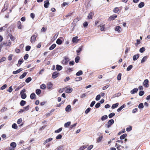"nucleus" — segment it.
I'll return each mask as SVG.
<instances>
[{
    "label": "nucleus",
    "mask_w": 150,
    "mask_h": 150,
    "mask_svg": "<svg viewBox=\"0 0 150 150\" xmlns=\"http://www.w3.org/2000/svg\"><path fill=\"white\" fill-rule=\"evenodd\" d=\"M69 60V59L68 57H65L64 59L62 61V63L63 64L66 65L67 64Z\"/></svg>",
    "instance_id": "f257e3e1"
},
{
    "label": "nucleus",
    "mask_w": 150,
    "mask_h": 150,
    "mask_svg": "<svg viewBox=\"0 0 150 150\" xmlns=\"http://www.w3.org/2000/svg\"><path fill=\"white\" fill-rule=\"evenodd\" d=\"M114 122V120L112 119H111L109 120L108 122V125L107 126V128H109L111 126V125H112Z\"/></svg>",
    "instance_id": "f03ea898"
},
{
    "label": "nucleus",
    "mask_w": 150,
    "mask_h": 150,
    "mask_svg": "<svg viewBox=\"0 0 150 150\" xmlns=\"http://www.w3.org/2000/svg\"><path fill=\"white\" fill-rule=\"evenodd\" d=\"M11 44V42L10 40L8 41V42H3L1 44L0 48L2 47L4 45H5L6 46H10Z\"/></svg>",
    "instance_id": "7ed1b4c3"
},
{
    "label": "nucleus",
    "mask_w": 150,
    "mask_h": 150,
    "mask_svg": "<svg viewBox=\"0 0 150 150\" xmlns=\"http://www.w3.org/2000/svg\"><path fill=\"white\" fill-rule=\"evenodd\" d=\"M149 81L148 79H145L143 83V85L146 87L148 88L149 86Z\"/></svg>",
    "instance_id": "20e7f679"
},
{
    "label": "nucleus",
    "mask_w": 150,
    "mask_h": 150,
    "mask_svg": "<svg viewBox=\"0 0 150 150\" xmlns=\"http://www.w3.org/2000/svg\"><path fill=\"white\" fill-rule=\"evenodd\" d=\"M65 92L67 93H70L72 91V89L71 88L66 87L64 89Z\"/></svg>",
    "instance_id": "39448f33"
},
{
    "label": "nucleus",
    "mask_w": 150,
    "mask_h": 150,
    "mask_svg": "<svg viewBox=\"0 0 150 150\" xmlns=\"http://www.w3.org/2000/svg\"><path fill=\"white\" fill-rule=\"evenodd\" d=\"M59 73L58 71H55L52 74V78L55 79L59 76Z\"/></svg>",
    "instance_id": "423d86ee"
},
{
    "label": "nucleus",
    "mask_w": 150,
    "mask_h": 150,
    "mask_svg": "<svg viewBox=\"0 0 150 150\" xmlns=\"http://www.w3.org/2000/svg\"><path fill=\"white\" fill-rule=\"evenodd\" d=\"M37 37V35H33L31 36L30 38V41L31 43L34 42L36 40V39Z\"/></svg>",
    "instance_id": "0eeeda50"
},
{
    "label": "nucleus",
    "mask_w": 150,
    "mask_h": 150,
    "mask_svg": "<svg viewBox=\"0 0 150 150\" xmlns=\"http://www.w3.org/2000/svg\"><path fill=\"white\" fill-rule=\"evenodd\" d=\"M10 145L12 147L11 149H10V150H14V148L16 147V144L15 142H12L10 144Z\"/></svg>",
    "instance_id": "6e6552de"
},
{
    "label": "nucleus",
    "mask_w": 150,
    "mask_h": 150,
    "mask_svg": "<svg viewBox=\"0 0 150 150\" xmlns=\"http://www.w3.org/2000/svg\"><path fill=\"white\" fill-rule=\"evenodd\" d=\"M44 6L46 8H48L49 6L50 5V3L48 0H46L44 2Z\"/></svg>",
    "instance_id": "1a4fd4ad"
},
{
    "label": "nucleus",
    "mask_w": 150,
    "mask_h": 150,
    "mask_svg": "<svg viewBox=\"0 0 150 150\" xmlns=\"http://www.w3.org/2000/svg\"><path fill=\"white\" fill-rule=\"evenodd\" d=\"M115 30L118 33H120L122 30V28L119 26H117L115 27Z\"/></svg>",
    "instance_id": "9d476101"
},
{
    "label": "nucleus",
    "mask_w": 150,
    "mask_h": 150,
    "mask_svg": "<svg viewBox=\"0 0 150 150\" xmlns=\"http://www.w3.org/2000/svg\"><path fill=\"white\" fill-rule=\"evenodd\" d=\"M117 16L116 15H113L109 17L108 20L110 21L113 20L115 18L117 17Z\"/></svg>",
    "instance_id": "9b49d317"
},
{
    "label": "nucleus",
    "mask_w": 150,
    "mask_h": 150,
    "mask_svg": "<svg viewBox=\"0 0 150 150\" xmlns=\"http://www.w3.org/2000/svg\"><path fill=\"white\" fill-rule=\"evenodd\" d=\"M17 27L19 29H21L23 27V26L21 25V23L20 21H18L17 23Z\"/></svg>",
    "instance_id": "f8f14e48"
},
{
    "label": "nucleus",
    "mask_w": 150,
    "mask_h": 150,
    "mask_svg": "<svg viewBox=\"0 0 150 150\" xmlns=\"http://www.w3.org/2000/svg\"><path fill=\"white\" fill-rule=\"evenodd\" d=\"M23 70V69L22 68H20L19 69L17 70L16 71H13V73L14 74H17L20 73V72Z\"/></svg>",
    "instance_id": "ddd939ff"
},
{
    "label": "nucleus",
    "mask_w": 150,
    "mask_h": 150,
    "mask_svg": "<svg viewBox=\"0 0 150 150\" xmlns=\"http://www.w3.org/2000/svg\"><path fill=\"white\" fill-rule=\"evenodd\" d=\"M71 110V106L70 105H68L65 108V110L67 112L70 111Z\"/></svg>",
    "instance_id": "4468645a"
},
{
    "label": "nucleus",
    "mask_w": 150,
    "mask_h": 150,
    "mask_svg": "<svg viewBox=\"0 0 150 150\" xmlns=\"http://www.w3.org/2000/svg\"><path fill=\"white\" fill-rule=\"evenodd\" d=\"M56 68L57 70L59 71L62 69V67L61 66L57 64L56 65Z\"/></svg>",
    "instance_id": "2eb2a0df"
},
{
    "label": "nucleus",
    "mask_w": 150,
    "mask_h": 150,
    "mask_svg": "<svg viewBox=\"0 0 150 150\" xmlns=\"http://www.w3.org/2000/svg\"><path fill=\"white\" fill-rule=\"evenodd\" d=\"M100 28V30L101 31H104L105 30V25H100L99 26Z\"/></svg>",
    "instance_id": "dca6fc26"
},
{
    "label": "nucleus",
    "mask_w": 150,
    "mask_h": 150,
    "mask_svg": "<svg viewBox=\"0 0 150 150\" xmlns=\"http://www.w3.org/2000/svg\"><path fill=\"white\" fill-rule=\"evenodd\" d=\"M138 91V89L137 88H135L131 91L130 93L131 94H134L136 93Z\"/></svg>",
    "instance_id": "f3484780"
},
{
    "label": "nucleus",
    "mask_w": 150,
    "mask_h": 150,
    "mask_svg": "<svg viewBox=\"0 0 150 150\" xmlns=\"http://www.w3.org/2000/svg\"><path fill=\"white\" fill-rule=\"evenodd\" d=\"M23 59H20L18 61V64H17V65L18 67H19L20 65L22 64V63L23 62Z\"/></svg>",
    "instance_id": "a211bd4d"
},
{
    "label": "nucleus",
    "mask_w": 150,
    "mask_h": 150,
    "mask_svg": "<svg viewBox=\"0 0 150 150\" xmlns=\"http://www.w3.org/2000/svg\"><path fill=\"white\" fill-rule=\"evenodd\" d=\"M52 138H50L49 139H47L44 142L43 144L45 145L48 142L52 140Z\"/></svg>",
    "instance_id": "6ab92c4d"
},
{
    "label": "nucleus",
    "mask_w": 150,
    "mask_h": 150,
    "mask_svg": "<svg viewBox=\"0 0 150 150\" xmlns=\"http://www.w3.org/2000/svg\"><path fill=\"white\" fill-rule=\"evenodd\" d=\"M139 54L135 55L133 56V59L134 61H135V60H137L139 58Z\"/></svg>",
    "instance_id": "aec40b11"
},
{
    "label": "nucleus",
    "mask_w": 150,
    "mask_h": 150,
    "mask_svg": "<svg viewBox=\"0 0 150 150\" xmlns=\"http://www.w3.org/2000/svg\"><path fill=\"white\" fill-rule=\"evenodd\" d=\"M52 83L50 82L47 85V88L48 89H50L52 87Z\"/></svg>",
    "instance_id": "412c9836"
},
{
    "label": "nucleus",
    "mask_w": 150,
    "mask_h": 150,
    "mask_svg": "<svg viewBox=\"0 0 150 150\" xmlns=\"http://www.w3.org/2000/svg\"><path fill=\"white\" fill-rule=\"evenodd\" d=\"M94 13L92 12H91L88 15V19H90L92 18V16H93Z\"/></svg>",
    "instance_id": "4be33fe9"
},
{
    "label": "nucleus",
    "mask_w": 150,
    "mask_h": 150,
    "mask_svg": "<svg viewBox=\"0 0 150 150\" xmlns=\"http://www.w3.org/2000/svg\"><path fill=\"white\" fill-rule=\"evenodd\" d=\"M126 106V105L125 104L123 105L120 107L117 110V112H119L123 108H125Z\"/></svg>",
    "instance_id": "5701e85b"
},
{
    "label": "nucleus",
    "mask_w": 150,
    "mask_h": 150,
    "mask_svg": "<svg viewBox=\"0 0 150 150\" xmlns=\"http://www.w3.org/2000/svg\"><path fill=\"white\" fill-rule=\"evenodd\" d=\"M77 39H78L77 36H76V37H73V39L72 40V42H73L77 43L78 42V41L77 40Z\"/></svg>",
    "instance_id": "b1692460"
},
{
    "label": "nucleus",
    "mask_w": 150,
    "mask_h": 150,
    "mask_svg": "<svg viewBox=\"0 0 150 150\" xmlns=\"http://www.w3.org/2000/svg\"><path fill=\"white\" fill-rule=\"evenodd\" d=\"M27 73L26 72L23 73L22 75H21L19 77L20 79H22L25 77L26 76Z\"/></svg>",
    "instance_id": "393cba45"
},
{
    "label": "nucleus",
    "mask_w": 150,
    "mask_h": 150,
    "mask_svg": "<svg viewBox=\"0 0 150 150\" xmlns=\"http://www.w3.org/2000/svg\"><path fill=\"white\" fill-rule=\"evenodd\" d=\"M144 2H141L138 5V7L139 8H142L144 6Z\"/></svg>",
    "instance_id": "a878e982"
},
{
    "label": "nucleus",
    "mask_w": 150,
    "mask_h": 150,
    "mask_svg": "<svg viewBox=\"0 0 150 150\" xmlns=\"http://www.w3.org/2000/svg\"><path fill=\"white\" fill-rule=\"evenodd\" d=\"M127 136V134H124L122 135L120 137V139H124Z\"/></svg>",
    "instance_id": "bb28decb"
},
{
    "label": "nucleus",
    "mask_w": 150,
    "mask_h": 150,
    "mask_svg": "<svg viewBox=\"0 0 150 150\" xmlns=\"http://www.w3.org/2000/svg\"><path fill=\"white\" fill-rule=\"evenodd\" d=\"M71 123L70 122H68L65 123L64 126L65 127H68L70 125Z\"/></svg>",
    "instance_id": "cd10ccee"
},
{
    "label": "nucleus",
    "mask_w": 150,
    "mask_h": 150,
    "mask_svg": "<svg viewBox=\"0 0 150 150\" xmlns=\"http://www.w3.org/2000/svg\"><path fill=\"white\" fill-rule=\"evenodd\" d=\"M56 46V45L55 44H52L49 48V50H52Z\"/></svg>",
    "instance_id": "c85d7f7f"
},
{
    "label": "nucleus",
    "mask_w": 150,
    "mask_h": 150,
    "mask_svg": "<svg viewBox=\"0 0 150 150\" xmlns=\"http://www.w3.org/2000/svg\"><path fill=\"white\" fill-rule=\"evenodd\" d=\"M118 105H119L118 103H116L115 104H113V105H112L111 108L112 109H114L115 108H116L117 107Z\"/></svg>",
    "instance_id": "c756f323"
},
{
    "label": "nucleus",
    "mask_w": 150,
    "mask_h": 150,
    "mask_svg": "<svg viewBox=\"0 0 150 150\" xmlns=\"http://www.w3.org/2000/svg\"><path fill=\"white\" fill-rule=\"evenodd\" d=\"M147 58V57L146 56H145L143 57L141 61V63H144V62H145Z\"/></svg>",
    "instance_id": "7c9ffc66"
},
{
    "label": "nucleus",
    "mask_w": 150,
    "mask_h": 150,
    "mask_svg": "<svg viewBox=\"0 0 150 150\" xmlns=\"http://www.w3.org/2000/svg\"><path fill=\"white\" fill-rule=\"evenodd\" d=\"M108 118V116L106 115H104L101 118V120L102 121H103L106 119H107Z\"/></svg>",
    "instance_id": "2f4dec72"
},
{
    "label": "nucleus",
    "mask_w": 150,
    "mask_h": 150,
    "mask_svg": "<svg viewBox=\"0 0 150 150\" xmlns=\"http://www.w3.org/2000/svg\"><path fill=\"white\" fill-rule=\"evenodd\" d=\"M62 40L59 39H57L56 41V43L57 44H58L60 45L62 44Z\"/></svg>",
    "instance_id": "473e14b6"
},
{
    "label": "nucleus",
    "mask_w": 150,
    "mask_h": 150,
    "mask_svg": "<svg viewBox=\"0 0 150 150\" xmlns=\"http://www.w3.org/2000/svg\"><path fill=\"white\" fill-rule=\"evenodd\" d=\"M103 139V137L101 136L99 137L97 139V142L98 143L100 142Z\"/></svg>",
    "instance_id": "72a5a7b5"
},
{
    "label": "nucleus",
    "mask_w": 150,
    "mask_h": 150,
    "mask_svg": "<svg viewBox=\"0 0 150 150\" xmlns=\"http://www.w3.org/2000/svg\"><path fill=\"white\" fill-rule=\"evenodd\" d=\"M26 103L25 101L22 100L20 103V104L21 106H23L26 104Z\"/></svg>",
    "instance_id": "f704fd0d"
},
{
    "label": "nucleus",
    "mask_w": 150,
    "mask_h": 150,
    "mask_svg": "<svg viewBox=\"0 0 150 150\" xmlns=\"http://www.w3.org/2000/svg\"><path fill=\"white\" fill-rule=\"evenodd\" d=\"M8 25L6 24L4 26H3L1 28H0V32L3 31L7 27Z\"/></svg>",
    "instance_id": "c9c22d12"
},
{
    "label": "nucleus",
    "mask_w": 150,
    "mask_h": 150,
    "mask_svg": "<svg viewBox=\"0 0 150 150\" xmlns=\"http://www.w3.org/2000/svg\"><path fill=\"white\" fill-rule=\"evenodd\" d=\"M83 74V71L81 70H80L76 74V75L77 76H79L82 75Z\"/></svg>",
    "instance_id": "e433bc0d"
},
{
    "label": "nucleus",
    "mask_w": 150,
    "mask_h": 150,
    "mask_svg": "<svg viewBox=\"0 0 150 150\" xmlns=\"http://www.w3.org/2000/svg\"><path fill=\"white\" fill-rule=\"evenodd\" d=\"M31 77H29L26 79L25 82L27 83H28L30 81H31Z\"/></svg>",
    "instance_id": "4c0bfd02"
},
{
    "label": "nucleus",
    "mask_w": 150,
    "mask_h": 150,
    "mask_svg": "<svg viewBox=\"0 0 150 150\" xmlns=\"http://www.w3.org/2000/svg\"><path fill=\"white\" fill-rule=\"evenodd\" d=\"M86 146L85 145H83L82 146H81L80 148H79L78 150H83L84 149H86Z\"/></svg>",
    "instance_id": "58836bf2"
},
{
    "label": "nucleus",
    "mask_w": 150,
    "mask_h": 150,
    "mask_svg": "<svg viewBox=\"0 0 150 150\" xmlns=\"http://www.w3.org/2000/svg\"><path fill=\"white\" fill-rule=\"evenodd\" d=\"M40 87L42 89H44L46 88V86L45 84H43L40 85Z\"/></svg>",
    "instance_id": "ea45409f"
},
{
    "label": "nucleus",
    "mask_w": 150,
    "mask_h": 150,
    "mask_svg": "<svg viewBox=\"0 0 150 150\" xmlns=\"http://www.w3.org/2000/svg\"><path fill=\"white\" fill-rule=\"evenodd\" d=\"M138 108L139 109H142L144 108V105L142 103H140L138 105Z\"/></svg>",
    "instance_id": "a19ab883"
},
{
    "label": "nucleus",
    "mask_w": 150,
    "mask_h": 150,
    "mask_svg": "<svg viewBox=\"0 0 150 150\" xmlns=\"http://www.w3.org/2000/svg\"><path fill=\"white\" fill-rule=\"evenodd\" d=\"M115 113L114 112H112L110 113L108 115V117L110 118H111L114 116Z\"/></svg>",
    "instance_id": "79ce46f5"
},
{
    "label": "nucleus",
    "mask_w": 150,
    "mask_h": 150,
    "mask_svg": "<svg viewBox=\"0 0 150 150\" xmlns=\"http://www.w3.org/2000/svg\"><path fill=\"white\" fill-rule=\"evenodd\" d=\"M119 11V9L118 7H116L113 9V12L115 13H117Z\"/></svg>",
    "instance_id": "37998d69"
},
{
    "label": "nucleus",
    "mask_w": 150,
    "mask_h": 150,
    "mask_svg": "<svg viewBox=\"0 0 150 150\" xmlns=\"http://www.w3.org/2000/svg\"><path fill=\"white\" fill-rule=\"evenodd\" d=\"M30 98L31 99H36L35 94H30Z\"/></svg>",
    "instance_id": "c03bdc74"
},
{
    "label": "nucleus",
    "mask_w": 150,
    "mask_h": 150,
    "mask_svg": "<svg viewBox=\"0 0 150 150\" xmlns=\"http://www.w3.org/2000/svg\"><path fill=\"white\" fill-rule=\"evenodd\" d=\"M12 128L15 129H17L18 128V126L15 123L13 124L12 125Z\"/></svg>",
    "instance_id": "a18cd8bd"
},
{
    "label": "nucleus",
    "mask_w": 150,
    "mask_h": 150,
    "mask_svg": "<svg viewBox=\"0 0 150 150\" xmlns=\"http://www.w3.org/2000/svg\"><path fill=\"white\" fill-rule=\"evenodd\" d=\"M121 75H122V74L120 73H119L118 75L117 78V79L118 80H121Z\"/></svg>",
    "instance_id": "49530a36"
},
{
    "label": "nucleus",
    "mask_w": 150,
    "mask_h": 150,
    "mask_svg": "<svg viewBox=\"0 0 150 150\" xmlns=\"http://www.w3.org/2000/svg\"><path fill=\"white\" fill-rule=\"evenodd\" d=\"M62 128H60L56 130L55 131V132L56 133H58L60 132L62 130Z\"/></svg>",
    "instance_id": "de8ad7c7"
},
{
    "label": "nucleus",
    "mask_w": 150,
    "mask_h": 150,
    "mask_svg": "<svg viewBox=\"0 0 150 150\" xmlns=\"http://www.w3.org/2000/svg\"><path fill=\"white\" fill-rule=\"evenodd\" d=\"M31 48V47L30 46H27L25 47V51H28L30 50Z\"/></svg>",
    "instance_id": "09e8293b"
},
{
    "label": "nucleus",
    "mask_w": 150,
    "mask_h": 150,
    "mask_svg": "<svg viewBox=\"0 0 150 150\" xmlns=\"http://www.w3.org/2000/svg\"><path fill=\"white\" fill-rule=\"evenodd\" d=\"M80 60V57L79 56L76 57L75 58V61L76 63H78Z\"/></svg>",
    "instance_id": "8fccbe9b"
},
{
    "label": "nucleus",
    "mask_w": 150,
    "mask_h": 150,
    "mask_svg": "<svg viewBox=\"0 0 150 150\" xmlns=\"http://www.w3.org/2000/svg\"><path fill=\"white\" fill-rule=\"evenodd\" d=\"M145 50V48L143 47L141 48L139 50V52L141 53L143 52Z\"/></svg>",
    "instance_id": "3c124183"
},
{
    "label": "nucleus",
    "mask_w": 150,
    "mask_h": 150,
    "mask_svg": "<svg viewBox=\"0 0 150 150\" xmlns=\"http://www.w3.org/2000/svg\"><path fill=\"white\" fill-rule=\"evenodd\" d=\"M133 67L132 65H129L127 69V71H130Z\"/></svg>",
    "instance_id": "603ef678"
},
{
    "label": "nucleus",
    "mask_w": 150,
    "mask_h": 150,
    "mask_svg": "<svg viewBox=\"0 0 150 150\" xmlns=\"http://www.w3.org/2000/svg\"><path fill=\"white\" fill-rule=\"evenodd\" d=\"M91 108H88L85 111V113L87 114H88L91 110Z\"/></svg>",
    "instance_id": "864d4df0"
},
{
    "label": "nucleus",
    "mask_w": 150,
    "mask_h": 150,
    "mask_svg": "<svg viewBox=\"0 0 150 150\" xmlns=\"http://www.w3.org/2000/svg\"><path fill=\"white\" fill-rule=\"evenodd\" d=\"M7 85L4 84L0 88V89L1 90H4L5 89L6 87H7Z\"/></svg>",
    "instance_id": "5fc2aeb1"
},
{
    "label": "nucleus",
    "mask_w": 150,
    "mask_h": 150,
    "mask_svg": "<svg viewBox=\"0 0 150 150\" xmlns=\"http://www.w3.org/2000/svg\"><path fill=\"white\" fill-rule=\"evenodd\" d=\"M7 110V108L5 107H4L2 108L1 109L0 111L1 112H3L4 111L6 110Z\"/></svg>",
    "instance_id": "6e6d98bb"
},
{
    "label": "nucleus",
    "mask_w": 150,
    "mask_h": 150,
    "mask_svg": "<svg viewBox=\"0 0 150 150\" xmlns=\"http://www.w3.org/2000/svg\"><path fill=\"white\" fill-rule=\"evenodd\" d=\"M82 78L81 77H78L75 79L76 81H79L82 80Z\"/></svg>",
    "instance_id": "4d7b16f0"
},
{
    "label": "nucleus",
    "mask_w": 150,
    "mask_h": 150,
    "mask_svg": "<svg viewBox=\"0 0 150 150\" xmlns=\"http://www.w3.org/2000/svg\"><path fill=\"white\" fill-rule=\"evenodd\" d=\"M29 105H28L27 106L24 107L23 108L24 109L23 110H24V111L25 110L27 111L29 109Z\"/></svg>",
    "instance_id": "13d9d810"
},
{
    "label": "nucleus",
    "mask_w": 150,
    "mask_h": 150,
    "mask_svg": "<svg viewBox=\"0 0 150 150\" xmlns=\"http://www.w3.org/2000/svg\"><path fill=\"white\" fill-rule=\"evenodd\" d=\"M82 50V47H79L78 50H76V52L78 53H79Z\"/></svg>",
    "instance_id": "bf43d9fd"
},
{
    "label": "nucleus",
    "mask_w": 150,
    "mask_h": 150,
    "mask_svg": "<svg viewBox=\"0 0 150 150\" xmlns=\"http://www.w3.org/2000/svg\"><path fill=\"white\" fill-rule=\"evenodd\" d=\"M140 43V42L139 40L137 39V42L135 43V46H137Z\"/></svg>",
    "instance_id": "052dcab7"
},
{
    "label": "nucleus",
    "mask_w": 150,
    "mask_h": 150,
    "mask_svg": "<svg viewBox=\"0 0 150 150\" xmlns=\"http://www.w3.org/2000/svg\"><path fill=\"white\" fill-rule=\"evenodd\" d=\"M100 94H98L96 96V100H100Z\"/></svg>",
    "instance_id": "680f3d73"
},
{
    "label": "nucleus",
    "mask_w": 150,
    "mask_h": 150,
    "mask_svg": "<svg viewBox=\"0 0 150 150\" xmlns=\"http://www.w3.org/2000/svg\"><path fill=\"white\" fill-rule=\"evenodd\" d=\"M62 135L61 134H59L56 137V139H61L62 138Z\"/></svg>",
    "instance_id": "e2e57ef3"
},
{
    "label": "nucleus",
    "mask_w": 150,
    "mask_h": 150,
    "mask_svg": "<svg viewBox=\"0 0 150 150\" xmlns=\"http://www.w3.org/2000/svg\"><path fill=\"white\" fill-rule=\"evenodd\" d=\"M132 129V127L131 126H130L129 127H127L126 129V130L127 132L130 131Z\"/></svg>",
    "instance_id": "0e129e2a"
},
{
    "label": "nucleus",
    "mask_w": 150,
    "mask_h": 150,
    "mask_svg": "<svg viewBox=\"0 0 150 150\" xmlns=\"http://www.w3.org/2000/svg\"><path fill=\"white\" fill-rule=\"evenodd\" d=\"M12 90L13 89L12 88V86H11L9 88L7 91L9 92L10 93H11L12 91Z\"/></svg>",
    "instance_id": "69168bd1"
},
{
    "label": "nucleus",
    "mask_w": 150,
    "mask_h": 150,
    "mask_svg": "<svg viewBox=\"0 0 150 150\" xmlns=\"http://www.w3.org/2000/svg\"><path fill=\"white\" fill-rule=\"evenodd\" d=\"M10 38L11 40L13 41L15 40V38L12 35H11L10 36Z\"/></svg>",
    "instance_id": "338daca9"
},
{
    "label": "nucleus",
    "mask_w": 150,
    "mask_h": 150,
    "mask_svg": "<svg viewBox=\"0 0 150 150\" xmlns=\"http://www.w3.org/2000/svg\"><path fill=\"white\" fill-rule=\"evenodd\" d=\"M96 103V102L94 101H93L91 103V104H90V106L91 107H92L95 104V103Z\"/></svg>",
    "instance_id": "774afa93"
}]
</instances>
